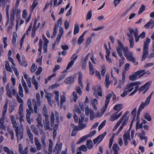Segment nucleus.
I'll return each instance as SVG.
<instances>
[{"label":"nucleus","instance_id":"f257e3e1","mask_svg":"<svg viewBox=\"0 0 154 154\" xmlns=\"http://www.w3.org/2000/svg\"><path fill=\"white\" fill-rule=\"evenodd\" d=\"M140 82L138 81L127 84L125 87L123 93L121 94V96L122 97H125L129 92H131L133 90L134 86L136 85H140Z\"/></svg>","mask_w":154,"mask_h":154},{"label":"nucleus","instance_id":"f03ea898","mask_svg":"<svg viewBox=\"0 0 154 154\" xmlns=\"http://www.w3.org/2000/svg\"><path fill=\"white\" fill-rule=\"evenodd\" d=\"M118 46L116 47L117 53L121 58L124 59V57L123 55L122 50H123L124 51H125V49H128V48L127 47H124L123 44L119 40H118Z\"/></svg>","mask_w":154,"mask_h":154},{"label":"nucleus","instance_id":"7ed1b4c3","mask_svg":"<svg viewBox=\"0 0 154 154\" xmlns=\"http://www.w3.org/2000/svg\"><path fill=\"white\" fill-rule=\"evenodd\" d=\"M150 42V39L148 37L146 38V41L144 42L143 45V49L142 60V61L144 60L146 57V55L149 54L148 51V46Z\"/></svg>","mask_w":154,"mask_h":154},{"label":"nucleus","instance_id":"20e7f679","mask_svg":"<svg viewBox=\"0 0 154 154\" xmlns=\"http://www.w3.org/2000/svg\"><path fill=\"white\" fill-rule=\"evenodd\" d=\"M13 127L15 128V131L16 136L17 137L18 142L19 139V136L20 137V140H21L23 137V132L22 130L20 129H19V127L17 126V123L16 122H14L12 123Z\"/></svg>","mask_w":154,"mask_h":154},{"label":"nucleus","instance_id":"39448f33","mask_svg":"<svg viewBox=\"0 0 154 154\" xmlns=\"http://www.w3.org/2000/svg\"><path fill=\"white\" fill-rule=\"evenodd\" d=\"M125 51H124L123 53L127 59L133 63H135V58L134 57L133 54L132 52H130L128 49H125Z\"/></svg>","mask_w":154,"mask_h":154},{"label":"nucleus","instance_id":"423d86ee","mask_svg":"<svg viewBox=\"0 0 154 154\" xmlns=\"http://www.w3.org/2000/svg\"><path fill=\"white\" fill-rule=\"evenodd\" d=\"M92 91L94 95L96 97L98 98V96L100 97L102 96V88L100 85H98L97 86V91L96 87L95 86H93Z\"/></svg>","mask_w":154,"mask_h":154},{"label":"nucleus","instance_id":"0eeeda50","mask_svg":"<svg viewBox=\"0 0 154 154\" xmlns=\"http://www.w3.org/2000/svg\"><path fill=\"white\" fill-rule=\"evenodd\" d=\"M129 30L130 32V33H129V34H131V35H133L132 34H133L135 37V41L136 42H138L140 37L138 35V31L137 29L135 28L134 30L130 28L129 29Z\"/></svg>","mask_w":154,"mask_h":154},{"label":"nucleus","instance_id":"6e6552de","mask_svg":"<svg viewBox=\"0 0 154 154\" xmlns=\"http://www.w3.org/2000/svg\"><path fill=\"white\" fill-rule=\"evenodd\" d=\"M112 94H110L107 95L106 97V100H105V106L102 109V114H103L106 110L107 107L108 106L109 103L110 98L112 97Z\"/></svg>","mask_w":154,"mask_h":154},{"label":"nucleus","instance_id":"1a4fd4ad","mask_svg":"<svg viewBox=\"0 0 154 154\" xmlns=\"http://www.w3.org/2000/svg\"><path fill=\"white\" fill-rule=\"evenodd\" d=\"M106 132H105L103 134L98 136L96 138L93 140V142L94 144H96L98 142L100 143L103 140L105 136L106 135Z\"/></svg>","mask_w":154,"mask_h":154},{"label":"nucleus","instance_id":"9d476101","mask_svg":"<svg viewBox=\"0 0 154 154\" xmlns=\"http://www.w3.org/2000/svg\"><path fill=\"white\" fill-rule=\"evenodd\" d=\"M130 134L129 131H127L124 133L123 138L124 141V144L126 146L128 145V139L129 138Z\"/></svg>","mask_w":154,"mask_h":154},{"label":"nucleus","instance_id":"9b49d317","mask_svg":"<svg viewBox=\"0 0 154 154\" xmlns=\"http://www.w3.org/2000/svg\"><path fill=\"white\" fill-rule=\"evenodd\" d=\"M151 82H147L145 85L141 86L139 89V90L140 92H141L144 89H146L145 92H146L149 87V85H150Z\"/></svg>","mask_w":154,"mask_h":154},{"label":"nucleus","instance_id":"f8f14e48","mask_svg":"<svg viewBox=\"0 0 154 154\" xmlns=\"http://www.w3.org/2000/svg\"><path fill=\"white\" fill-rule=\"evenodd\" d=\"M16 11V8H13L12 10V13L11 14L10 16V22L12 26L14 24V21L15 13Z\"/></svg>","mask_w":154,"mask_h":154},{"label":"nucleus","instance_id":"ddd939ff","mask_svg":"<svg viewBox=\"0 0 154 154\" xmlns=\"http://www.w3.org/2000/svg\"><path fill=\"white\" fill-rule=\"evenodd\" d=\"M127 35L129 37V40L130 43V47L131 48H133L134 45V38L133 36V35H131V34H129V33H127Z\"/></svg>","mask_w":154,"mask_h":154},{"label":"nucleus","instance_id":"4468645a","mask_svg":"<svg viewBox=\"0 0 154 154\" xmlns=\"http://www.w3.org/2000/svg\"><path fill=\"white\" fill-rule=\"evenodd\" d=\"M36 120L38 122V124L37 125V127L38 128H39L40 127L42 128L43 127V125L42 123V119L41 116L38 115Z\"/></svg>","mask_w":154,"mask_h":154},{"label":"nucleus","instance_id":"2eb2a0df","mask_svg":"<svg viewBox=\"0 0 154 154\" xmlns=\"http://www.w3.org/2000/svg\"><path fill=\"white\" fill-rule=\"evenodd\" d=\"M128 119H125V121H123V122L121 126L120 127L119 130L117 131V133L116 134V135H118L120 132L121 131V130L122 129L124 126L126 125L128 123Z\"/></svg>","mask_w":154,"mask_h":154},{"label":"nucleus","instance_id":"dca6fc26","mask_svg":"<svg viewBox=\"0 0 154 154\" xmlns=\"http://www.w3.org/2000/svg\"><path fill=\"white\" fill-rule=\"evenodd\" d=\"M128 119H125V121H123V122L121 126L120 127L119 130L117 131V133L116 134V135H118L120 132L121 131V130L122 129L124 126L126 125L128 123Z\"/></svg>","mask_w":154,"mask_h":154},{"label":"nucleus","instance_id":"f3484780","mask_svg":"<svg viewBox=\"0 0 154 154\" xmlns=\"http://www.w3.org/2000/svg\"><path fill=\"white\" fill-rule=\"evenodd\" d=\"M74 77L72 76H69L64 81L65 83L67 84H70L74 82Z\"/></svg>","mask_w":154,"mask_h":154},{"label":"nucleus","instance_id":"a211bd4d","mask_svg":"<svg viewBox=\"0 0 154 154\" xmlns=\"http://www.w3.org/2000/svg\"><path fill=\"white\" fill-rule=\"evenodd\" d=\"M79 74L78 77V83L79 84L80 86L82 88L83 87V85L82 84V75L81 72H78Z\"/></svg>","mask_w":154,"mask_h":154},{"label":"nucleus","instance_id":"6ab92c4d","mask_svg":"<svg viewBox=\"0 0 154 154\" xmlns=\"http://www.w3.org/2000/svg\"><path fill=\"white\" fill-rule=\"evenodd\" d=\"M35 143L37 149L39 150L41 149V145L39 142L38 139L36 137H35L34 138Z\"/></svg>","mask_w":154,"mask_h":154},{"label":"nucleus","instance_id":"aec40b11","mask_svg":"<svg viewBox=\"0 0 154 154\" xmlns=\"http://www.w3.org/2000/svg\"><path fill=\"white\" fill-rule=\"evenodd\" d=\"M78 57V56H76L75 57L74 59L72 60L69 63H68V65L66 68V69H69L73 65L76 59Z\"/></svg>","mask_w":154,"mask_h":154},{"label":"nucleus","instance_id":"412c9836","mask_svg":"<svg viewBox=\"0 0 154 154\" xmlns=\"http://www.w3.org/2000/svg\"><path fill=\"white\" fill-rule=\"evenodd\" d=\"M112 149L114 151L113 154H118V151L119 150V148L117 144H114L112 146Z\"/></svg>","mask_w":154,"mask_h":154},{"label":"nucleus","instance_id":"4be33fe9","mask_svg":"<svg viewBox=\"0 0 154 154\" xmlns=\"http://www.w3.org/2000/svg\"><path fill=\"white\" fill-rule=\"evenodd\" d=\"M149 103V102L148 100H146L145 102H142L141 103L139 108L141 110H142L146 106L148 105Z\"/></svg>","mask_w":154,"mask_h":154},{"label":"nucleus","instance_id":"5701e85b","mask_svg":"<svg viewBox=\"0 0 154 154\" xmlns=\"http://www.w3.org/2000/svg\"><path fill=\"white\" fill-rule=\"evenodd\" d=\"M57 69H58V65H55V67L53 69V72L54 73H53V74H52L50 76H49L48 78L47 79L48 80H49V81L50 80L52 77H53L55 76L56 74L55 73V72L56 71V70Z\"/></svg>","mask_w":154,"mask_h":154},{"label":"nucleus","instance_id":"b1692460","mask_svg":"<svg viewBox=\"0 0 154 154\" xmlns=\"http://www.w3.org/2000/svg\"><path fill=\"white\" fill-rule=\"evenodd\" d=\"M58 27V21H57V23H55L54 27V30L53 32V35L51 36V38H53V37L55 36L57 33V30Z\"/></svg>","mask_w":154,"mask_h":154},{"label":"nucleus","instance_id":"393cba45","mask_svg":"<svg viewBox=\"0 0 154 154\" xmlns=\"http://www.w3.org/2000/svg\"><path fill=\"white\" fill-rule=\"evenodd\" d=\"M105 83L106 88H108L110 84V82L109 81V75L106 74V75Z\"/></svg>","mask_w":154,"mask_h":154},{"label":"nucleus","instance_id":"a878e982","mask_svg":"<svg viewBox=\"0 0 154 154\" xmlns=\"http://www.w3.org/2000/svg\"><path fill=\"white\" fill-rule=\"evenodd\" d=\"M86 146L87 148L89 149H91L93 148V143L91 140H87Z\"/></svg>","mask_w":154,"mask_h":154},{"label":"nucleus","instance_id":"bb28decb","mask_svg":"<svg viewBox=\"0 0 154 154\" xmlns=\"http://www.w3.org/2000/svg\"><path fill=\"white\" fill-rule=\"evenodd\" d=\"M59 32L60 33L58 34V43L60 42L61 38L62 36L64 33L63 29L61 26H60V27Z\"/></svg>","mask_w":154,"mask_h":154},{"label":"nucleus","instance_id":"cd10ccee","mask_svg":"<svg viewBox=\"0 0 154 154\" xmlns=\"http://www.w3.org/2000/svg\"><path fill=\"white\" fill-rule=\"evenodd\" d=\"M33 132L37 136L38 135V132L34 125H32L30 126Z\"/></svg>","mask_w":154,"mask_h":154},{"label":"nucleus","instance_id":"c85d7f7f","mask_svg":"<svg viewBox=\"0 0 154 154\" xmlns=\"http://www.w3.org/2000/svg\"><path fill=\"white\" fill-rule=\"evenodd\" d=\"M32 82L33 84L34 85L35 89L36 90L38 89V83L36 81L35 76L33 75L32 79Z\"/></svg>","mask_w":154,"mask_h":154},{"label":"nucleus","instance_id":"c756f323","mask_svg":"<svg viewBox=\"0 0 154 154\" xmlns=\"http://www.w3.org/2000/svg\"><path fill=\"white\" fill-rule=\"evenodd\" d=\"M60 97V108L61 109H62L63 104L65 102L66 99L64 95L61 96Z\"/></svg>","mask_w":154,"mask_h":154},{"label":"nucleus","instance_id":"7c9ffc66","mask_svg":"<svg viewBox=\"0 0 154 154\" xmlns=\"http://www.w3.org/2000/svg\"><path fill=\"white\" fill-rule=\"evenodd\" d=\"M51 125L52 127H53L54 125V122L55 120L54 114V113L51 112Z\"/></svg>","mask_w":154,"mask_h":154},{"label":"nucleus","instance_id":"2f4dec72","mask_svg":"<svg viewBox=\"0 0 154 154\" xmlns=\"http://www.w3.org/2000/svg\"><path fill=\"white\" fill-rule=\"evenodd\" d=\"M117 112H116L111 116L110 119L111 121H114L119 118L118 117V116L117 115Z\"/></svg>","mask_w":154,"mask_h":154},{"label":"nucleus","instance_id":"473e14b6","mask_svg":"<svg viewBox=\"0 0 154 154\" xmlns=\"http://www.w3.org/2000/svg\"><path fill=\"white\" fill-rule=\"evenodd\" d=\"M97 104L98 101L97 99H94L92 102V105L95 110H97V108L96 107V105Z\"/></svg>","mask_w":154,"mask_h":154},{"label":"nucleus","instance_id":"72a5a7b5","mask_svg":"<svg viewBox=\"0 0 154 154\" xmlns=\"http://www.w3.org/2000/svg\"><path fill=\"white\" fill-rule=\"evenodd\" d=\"M27 133L29 138L31 141H33V136L31 132V131L29 129H27Z\"/></svg>","mask_w":154,"mask_h":154},{"label":"nucleus","instance_id":"f704fd0d","mask_svg":"<svg viewBox=\"0 0 154 154\" xmlns=\"http://www.w3.org/2000/svg\"><path fill=\"white\" fill-rule=\"evenodd\" d=\"M32 103L34 106V111L35 113L36 114L37 113V109H38L37 105V103H36L35 100L34 99H33L32 100Z\"/></svg>","mask_w":154,"mask_h":154},{"label":"nucleus","instance_id":"c9c22d12","mask_svg":"<svg viewBox=\"0 0 154 154\" xmlns=\"http://www.w3.org/2000/svg\"><path fill=\"white\" fill-rule=\"evenodd\" d=\"M88 138L87 135H85L81 138H80L78 141L77 142V144H80V143L84 142L86 139Z\"/></svg>","mask_w":154,"mask_h":154},{"label":"nucleus","instance_id":"e433bc0d","mask_svg":"<svg viewBox=\"0 0 154 154\" xmlns=\"http://www.w3.org/2000/svg\"><path fill=\"white\" fill-rule=\"evenodd\" d=\"M137 76H142L146 74L145 70H140L135 72Z\"/></svg>","mask_w":154,"mask_h":154},{"label":"nucleus","instance_id":"4c0bfd02","mask_svg":"<svg viewBox=\"0 0 154 154\" xmlns=\"http://www.w3.org/2000/svg\"><path fill=\"white\" fill-rule=\"evenodd\" d=\"M145 119L148 121L150 122L152 120V118L149 113H146L144 115Z\"/></svg>","mask_w":154,"mask_h":154},{"label":"nucleus","instance_id":"58836bf2","mask_svg":"<svg viewBox=\"0 0 154 154\" xmlns=\"http://www.w3.org/2000/svg\"><path fill=\"white\" fill-rule=\"evenodd\" d=\"M129 112L127 111L122 116V117L121 118L120 120H121L122 122L123 121H125V119H128L127 121L128 122V118L126 117L127 115L129 113Z\"/></svg>","mask_w":154,"mask_h":154},{"label":"nucleus","instance_id":"ea45409f","mask_svg":"<svg viewBox=\"0 0 154 154\" xmlns=\"http://www.w3.org/2000/svg\"><path fill=\"white\" fill-rule=\"evenodd\" d=\"M92 11L90 10L88 11L86 15V19L87 20H90L91 18L92 15Z\"/></svg>","mask_w":154,"mask_h":154},{"label":"nucleus","instance_id":"a19ab883","mask_svg":"<svg viewBox=\"0 0 154 154\" xmlns=\"http://www.w3.org/2000/svg\"><path fill=\"white\" fill-rule=\"evenodd\" d=\"M122 108V105L121 104H120L116 105L114 107V109L115 110H118L119 111Z\"/></svg>","mask_w":154,"mask_h":154},{"label":"nucleus","instance_id":"79ce46f5","mask_svg":"<svg viewBox=\"0 0 154 154\" xmlns=\"http://www.w3.org/2000/svg\"><path fill=\"white\" fill-rule=\"evenodd\" d=\"M79 25L76 24L75 25L74 31V34L75 35L77 33H78L79 32Z\"/></svg>","mask_w":154,"mask_h":154},{"label":"nucleus","instance_id":"37998d69","mask_svg":"<svg viewBox=\"0 0 154 154\" xmlns=\"http://www.w3.org/2000/svg\"><path fill=\"white\" fill-rule=\"evenodd\" d=\"M145 9V6L143 5H142L140 8L138 14H140L142 13Z\"/></svg>","mask_w":154,"mask_h":154},{"label":"nucleus","instance_id":"c03bdc74","mask_svg":"<svg viewBox=\"0 0 154 154\" xmlns=\"http://www.w3.org/2000/svg\"><path fill=\"white\" fill-rule=\"evenodd\" d=\"M137 76L135 72L134 74L130 75L129 77L130 80L133 81L135 80L137 78Z\"/></svg>","mask_w":154,"mask_h":154},{"label":"nucleus","instance_id":"a18cd8bd","mask_svg":"<svg viewBox=\"0 0 154 154\" xmlns=\"http://www.w3.org/2000/svg\"><path fill=\"white\" fill-rule=\"evenodd\" d=\"M17 36L16 33L14 32L13 34V38L12 39V43L14 45H15L16 44Z\"/></svg>","mask_w":154,"mask_h":154},{"label":"nucleus","instance_id":"49530a36","mask_svg":"<svg viewBox=\"0 0 154 154\" xmlns=\"http://www.w3.org/2000/svg\"><path fill=\"white\" fill-rule=\"evenodd\" d=\"M5 67L7 70L10 72H11L12 70L10 66V65L8 61H6L5 64Z\"/></svg>","mask_w":154,"mask_h":154},{"label":"nucleus","instance_id":"de8ad7c7","mask_svg":"<svg viewBox=\"0 0 154 154\" xmlns=\"http://www.w3.org/2000/svg\"><path fill=\"white\" fill-rule=\"evenodd\" d=\"M46 136L45 134H43L41 138V141L44 147H45L46 146V143L45 142Z\"/></svg>","mask_w":154,"mask_h":154},{"label":"nucleus","instance_id":"09e8293b","mask_svg":"<svg viewBox=\"0 0 154 154\" xmlns=\"http://www.w3.org/2000/svg\"><path fill=\"white\" fill-rule=\"evenodd\" d=\"M138 85H136V86L135 87L134 90L132 93L130 94L129 96L133 95L137 92V90H139V86Z\"/></svg>","mask_w":154,"mask_h":154},{"label":"nucleus","instance_id":"8fccbe9b","mask_svg":"<svg viewBox=\"0 0 154 154\" xmlns=\"http://www.w3.org/2000/svg\"><path fill=\"white\" fill-rule=\"evenodd\" d=\"M87 148L85 146L83 145L79 148V149L84 152H86L87 151Z\"/></svg>","mask_w":154,"mask_h":154},{"label":"nucleus","instance_id":"3c124183","mask_svg":"<svg viewBox=\"0 0 154 154\" xmlns=\"http://www.w3.org/2000/svg\"><path fill=\"white\" fill-rule=\"evenodd\" d=\"M94 112V111L91 109L86 108L85 112L86 115H88L89 114H91Z\"/></svg>","mask_w":154,"mask_h":154},{"label":"nucleus","instance_id":"603ef678","mask_svg":"<svg viewBox=\"0 0 154 154\" xmlns=\"http://www.w3.org/2000/svg\"><path fill=\"white\" fill-rule=\"evenodd\" d=\"M42 114L43 116L48 115L47 114V109L46 108V106L45 105H44L43 109L42 110Z\"/></svg>","mask_w":154,"mask_h":154},{"label":"nucleus","instance_id":"864d4df0","mask_svg":"<svg viewBox=\"0 0 154 154\" xmlns=\"http://www.w3.org/2000/svg\"><path fill=\"white\" fill-rule=\"evenodd\" d=\"M139 122L137 121L136 124V128L137 130L138 128H143V124L142 123H141L140 124H139Z\"/></svg>","mask_w":154,"mask_h":154},{"label":"nucleus","instance_id":"5fc2aeb1","mask_svg":"<svg viewBox=\"0 0 154 154\" xmlns=\"http://www.w3.org/2000/svg\"><path fill=\"white\" fill-rule=\"evenodd\" d=\"M106 121L104 120L103 121L98 127V130L100 131L105 125Z\"/></svg>","mask_w":154,"mask_h":154},{"label":"nucleus","instance_id":"6e6d98bb","mask_svg":"<svg viewBox=\"0 0 154 154\" xmlns=\"http://www.w3.org/2000/svg\"><path fill=\"white\" fill-rule=\"evenodd\" d=\"M57 124H55L54 126V131L53 132V137L54 138L56 136L57 134V131L56 130L57 129Z\"/></svg>","mask_w":154,"mask_h":154},{"label":"nucleus","instance_id":"4d7b16f0","mask_svg":"<svg viewBox=\"0 0 154 154\" xmlns=\"http://www.w3.org/2000/svg\"><path fill=\"white\" fill-rule=\"evenodd\" d=\"M84 39L82 36H81L79 38L78 43L79 45H80L83 42Z\"/></svg>","mask_w":154,"mask_h":154},{"label":"nucleus","instance_id":"13d9d810","mask_svg":"<svg viewBox=\"0 0 154 154\" xmlns=\"http://www.w3.org/2000/svg\"><path fill=\"white\" fill-rule=\"evenodd\" d=\"M36 98L37 99V102L36 103L38 105H40V94L39 93H37L36 94Z\"/></svg>","mask_w":154,"mask_h":154},{"label":"nucleus","instance_id":"bf43d9fd","mask_svg":"<svg viewBox=\"0 0 154 154\" xmlns=\"http://www.w3.org/2000/svg\"><path fill=\"white\" fill-rule=\"evenodd\" d=\"M23 147L21 144H19L18 146V151L20 154H22L23 152Z\"/></svg>","mask_w":154,"mask_h":154},{"label":"nucleus","instance_id":"052dcab7","mask_svg":"<svg viewBox=\"0 0 154 154\" xmlns=\"http://www.w3.org/2000/svg\"><path fill=\"white\" fill-rule=\"evenodd\" d=\"M122 122L121 120H119L115 125V126L114 127V128L113 129V131H115V130H116Z\"/></svg>","mask_w":154,"mask_h":154},{"label":"nucleus","instance_id":"680f3d73","mask_svg":"<svg viewBox=\"0 0 154 154\" xmlns=\"http://www.w3.org/2000/svg\"><path fill=\"white\" fill-rule=\"evenodd\" d=\"M152 21V19H150L149 21L144 26V27L146 29L149 28Z\"/></svg>","mask_w":154,"mask_h":154},{"label":"nucleus","instance_id":"e2e57ef3","mask_svg":"<svg viewBox=\"0 0 154 154\" xmlns=\"http://www.w3.org/2000/svg\"><path fill=\"white\" fill-rule=\"evenodd\" d=\"M49 43V42H44V45L43 47V48L44 51V53H46L47 52V44Z\"/></svg>","mask_w":154,"mask_h":154},{"label":"nucleus","instance_id":"0e129e2a","mask_svg":"<svg viewBox=\"0 0 154 154\" xmlns=\"http://www.w3.org/2000/svg\"><path fill=\"white\" fill-rule=\"evenodd\" d=\"M137 109L136 108H134V109L132 110L131 113V115L133 116V118L135 119L136 115Z\"/></svg>","mask_w":154,"mask_h":154},{"label":"nucleus","instance_id":"69168bd1","mask_svg":"<svg viewBox=\"0 0 154 154\" xmlns=\"http://www.w3.org/2000/svg\"><path fill=\"white\" fill-rule=\"evenodd\" d=\"M52 94L50 93H48V94L45 95V97L48 99V102L49 103L51 101V97Z\"/></svg>","mask_w":154,"mask_h":154},{"label":"nucleus","instance_id":"338daca9","mask_svg":"<svg viewBox=\"0 0 154 154\" xmlns=\"http://www.w3.org/2000/svg\"><path fill=\"white\" fill-rule=\"evenodd\" d=\"M50 122L49 121L45 122V127L46 129L50 130L51 129V128L49 127Z\"/></svg>","mask_w":154,"mask_h":154},{"label":"nucleus","instance_id":"774afa93","mask_svg":"<svg viewBox=\"0 0 154 154\" xmlns=\"http://www.w3.org/2000/svg\"><path fill=\"white\" fill-rule=\"evenodd\" d=\"M72 95L73 97V100L74 102H76L78 99V96L76 93L75 91L73 92Z\"/></svg>","mask_w":154,"mask_h":154}]
</instances>
